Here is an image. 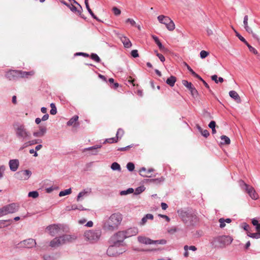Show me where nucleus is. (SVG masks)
<instances>
[{"mask_svg": "<svg viewBox=\"0 0 260 260\" xmlns=\"http://www.w3.org/2000/svg\"><path fill=\"white\" fill-rule=\"evenodd\" d=\"M71 192H72L71 188H69V189L61 191L59 193V196L60 197H63V196H66V195H68V194H70L71 193Z\"/></svg>", "mask_w": 260, "mask_h": 260, "instance_id": "72a5a7b5", "label": "nucleus"}, {"mask_svg": "<svg viewBox=\"0 0 260 260\" xmlns=\"http://www.w3.org/2000/svg\"><path fill=\"white\" fill-rule=\"evenodd\" d=\"M86 8L87 10H88V12L90 13V14L91 15V16L95 19L99 21V19L96 17V16L94 14L93 12L92 11L91 9L90 8L89 4L85 5Z\"/></svg>", "mask_w": 260, "mask_h": 260, "instance_id": "79ce46f5", "label": "nucleus"}, {"mask_svg": "<svg viewBox=\"0 0 260 260\" xmlns=\"http://www.w3.org/2000/svg\"><path fill=\"white\" fill-rule=\"evenodd\" d=\"M209 54V53L208 52L205 50H202L200 52V57L201 58L203 59L206 58Z\"/></svg>", "mask_w": 260, "mask_h": 260, "instance_id": "8fccbe9b", "label": "nucleus"}, {"mask_svg": "<svg viewBox=\"0 0 260 260\" xmlns=\"http://www.w3.org/2000/svg\"><path fill=\"white\" fill-rule=\"evenodd\" d=\"M180 216L184 222L194 224L197 221V217L196 215L188 213L186 211H182Z\"/></svg>", "mask_w": 260, "mask_h": 260, "instance_id": "1a4fd4ad", "label": "nucleus"}, {"mask_svg": "<svg viewBox=\"0 0 260 260\" xmlns=\"http://www.w3.org/2000/svg\"><path fill=\"white\" fill-rule=\"evenodd\" d=\"M90 192V189H89V190L88 191H85V190L82 191H81L79 193V194L77 196V201H79L81 198L86 196L87 194H88V193H89Z\"/></svg>", "mask_w": 260, "mask_h": 260, "instance_id": "2f4dec72", "label": "nucleus"}, {"mask_svg": "<svg viewBox=\"0 0 260 260\" xmlns=\"http://www.w3.org/2000/svg\"><path fill=\"white\" fill-rule=\"evenodd\" d=\"M101 236L100 230H89L86 231L84 234L85 239L91 242L94 243L99 240Z\"/></svg>", "mask_w": 260, "mask_h": 260, "instance_id": "20e7f679", "label": "nucleus"}, {"mask_svg": "<svg viewBox=\"0 0 260 260\" xmlns=\"http://www.w3.org/2000/svg\"><path fill=\"white\" fill-rule=\"evenodd\" d=\"M78 6H79V9H78V8H76L73 4H72L71 6L70 5V6L69 7L70 8V9H71V10L72 11H73L74 13H77V14H78L79 15H81L82 11V8L80 5H79Z\"/></svg>", "mask_w": 260, "mask_h": 260, "instance_id": "c85d7f7f", "label": "nucleus"}, {"mask_svg": "<svg viewBox=\"0 0 260 260\" xmlns=\"http://www.w3.org/2000/svg\"><path fill=\"white\" fill-rule=\"evenodd\" d=\"M101 147V146H93V147H89V148H87L86 149H85V150H93V152H92V154H96V153L98 152V150L97 149H99V148H100Z\"/></svg>", "mask_w": 260, "mask_h": 260, "instance_id": "58836bf2", "label": "nucleus"}, {"mask_svg": "<svg viewBox=\"0 0 260 260\" xmlns=\"http://www.w3.org/2000/svg\"><path fill=\"white\" fill-rule=\"evenodd\" d=\"M31 173L29 170L20 171L17 172L15 174V177L19 180H25L28 179L30 176Z\"/></svg>", "mask_w": 260, "mask_h": 260, "instance_id": "9b49d317", "label": "nucleus"}, {"mask_svg": "<svg viewBox=\"0 0 260 260\" xmlns=\"http://www.w3.org/2000/svg\"><path fill=\"white\" fill-rule=\"evenodd\" d=\"M124 132L123 129L121 128H119L116 134V139L118 141V139H120L124 135Z\"/></svg>", "mask_w": 260, "mask_h": 260, "instance_id": "4c0bfd02", "label": "nucleus"}, {"mask_svg": "<svg viewBox=\"0 0 260 260\" xmlns=\"http://www.w3.org/2000/svg\"><path fill=\"white\" fill-rule=\"evenodd\" d=\"M137 239H138V242L140 243L145 244V245H150V244L164 245V244H166V243H167V241L165 239L153 240L148 237H146L145 236H138Z\"/></svg>", "mask_w": 260, "mask_h": 260, "instance_id": "6e6552de", "label": "nucleus"}, {"mask_svg": "<svg viewBox=\"0 0 260 260\" xmlns=\"http://www.w3.org/2000/svg\"><path fill=\"white\" fill-rule=\"evenodd\" d=\"M119 39H120L121 42L123 43L124 47L128 48L132 46V44L131 42L130 41L129 39L125 36L120 35L119 36Z\"/></svg>", "mask_w": 260, "mask_h": 260, "instance_id": "b1692460", "label": "nucleus"}, {"mask_svg": "<svg viewBox=\"0 0 260 260\" xmlns=\"http://www.w3.org/2000/svg\"><path fill=\"white\" fill-rule=\"evenodd\" d=\"M61 237L63 244L72 242L77 239V236L75 235H64Z\"/></svg>", "mask_w": 260, "mask_h": 260, "instance_id": "6ab92c4d", "label": "nucleus"}, {"mask_svg": "<svg viewBox=\"0 0 260 260\" xmlns=\"http://www.w3.org/2000/svg\"><path fill=\"white\" fill-rule=\"evenodd\" d=\"M125 22L126 23H129L132 26H134L136 24V22L131 18H128Z\"/></svg>", "mask_w": 260, "mask_h": 260, "instance_id": "bf43d9fd", "label": "nucleus"}, {"mask_svg": "<svg viewBox=\"0 0 260 260\" xmlns=\"http://www.w3.org/2000/svg\"><path fill=\"white\" fill-rule=\"evenodd\" d=\"M19 70H10L6 74V77L9 80L19 78Z\"/></svg>", "mask_w": 260, "mask_h": 260, "instance_id": "4468645a", "label": "nucleus"}, {"mask_svg": "<svg viewBox=\"0 0 260 260\" xmlns=\"http://www.w3.org/2000/svg\"><path fill=\"white\" fill-rule=\"evenodd\" d=\"M112 11L116 16H118L121 14V10L116 7L112 8Z\"/></svg>", "mask_w": 260, "mask_h": 260, "instance_id": "09e8293b", "label": "nucleus"}, {"mask_svg": "<svg viewBox=\"0 0 260 260\" xmlns=\"http://www.w3.org/2000/svg\"><path fill=\"white\" fill-rule=\"evenodd\" d=\"M252 224L255 227L256 233H251L250 231L249 225L244 222L242 224V228L246 231L247 235L253 239H258L260 238V223L256 218L251 219Z\"/></svg>", "mask_w": 260, "mask_h": 260, "instance_id": "f03ea898", "label": "nucleus"}, {"mask_svg": "<svg viewBox=\"0 0 260 260\" xmlns=\"http://www.w3.org/2000/svg\"><path fill=\"white\" fill-rule=\"evenodd\" d=\"M216 126V123L214 121H211L209 124V127L211 128H214Z\"/></svg>", "mask_w": 260, "mask_h": 260, "instance_id": "e2e57ef3", "label": "nucleus"}, {"mask_svg": "<svg viewBox=\"0 0 260 260\" xmlns=\"http://www.w3.org/2000/svg\"><path fill=\"white\" fill-rule=\"evenodd\" d=\"M14 128L16 136L23 140H26L30 138V134L27 130L25 126L23 124L16 123L14 125Z\"/></svg>", "mask_w": 260, "mask_h": 260, "instance_id": "7ed1b4c3", "label": "nucleus"}, {"mask_svg": "<svg viewBox=\"0 0 260 260\" xmlns=\"http://www.w3.org/2000/svg\"><path fill=\"white\" fill-rule=\"evenodd\" d=\"M90 57L92 59L95 60L98 62H99L101 61L100 57L96 54L92 53L90 55Z\"/></svg>", "mask_w": 260, "mask_h": 260, "instance_id": "de8ad7c7", "label": "nucleus"}, {"mask_svg": "<svg viewBox=\"0 0 260 260\" xmlns=\"http://www.w3.org/2000/svg\"><path fill=\"white\" fill-rule=\"evenodd\" d=\"M236 36L238 37L240 40H241L242 42H243L246 46L248 47L249 51L254 54H257L258 53L257 51L251 45H250L246 41V40L241 36L238 32L235 30Z\"/></svg>", "mask_w": 260, "mask_h": 260, "instance_id": "dca6fc26", "label": "nucleus"}, {"mask_svg": "<svg viewBox=\"0 0 260 260\" xmlns=\"http://www.w3.org/2000/svg\"><path fill=\"white\" fill-rule=\"evenodd\" d=\"M126 167L129 171H133L135 169V165L133 162H128L126 165Z\"/></svg>", "mask_w": 260, "mask_h": 260, "instance_id": "3c124183", "label": "nucleus"}, {"mask_svg": "<svg viewBox=\"0 0 260 260\" xmlns=\"http://www.w3.org/2000/svg\"><path fill=\"white\" fill-rule=\"evenodd\" d=\"M60 225L58 224H53L48 226L46 229L49 231V234L51 236H54L59 233L60 230Z\"/></svg>", "mask_w": 260, "mask_h": 260, "instance_id": "2eb2a0df", "label": "nucleus"}, {"mask_svg": "<svg viewBox=\"0 0 260 260\" xmlns=\"http://www.w3.org/2000/svg\"><path fill=\"white\" fill-rule=\"evenodd\" d=\"M63 244L61 237H56L51 241L50 246L52 247H58Z\"/></svg>", "mask_w": 260, "mask_h": 260, "instance_id": "412c9836", "label": "nucleus"}, {"mask_svg": "<svg viewBox=\"0 0 260 260\" xmlns=\"http://www.w3.org/2000/svg\"><path fill=\"white\" fill-rule=\"evenodd\" d=\"M133 192H134V189L132 188H129L128 189H127L126 190L121 191L120 192V194L121 196H125V195H127L129 193H132Z\"/></svg>", "mask_w": 260, "mask_h": 260, "instance_id": "f704fd0d", "label": "nucleus"}, {"mask_svg": "<svg viewBox=\"0 0 260 260\" xmlns=\"http://www.w3.org/2000/svg\"><path fill=\"white\" fill-rule=\"evenodd\" d=\"M167 16H165V15H159L157 17V19L158 20V21L162 23V22H163L164 21V19H165V18H166Z\"/></svg>", "mask_w": 260, "mask_h": 260, "instance_id": "4d7b16f0", "label": "nucleus"}, {"mask_svg": "<svg viewBox=\"0 0 260 260\" xmlns=\"http://www.w3.org/2000/svg\"><path fill=\"white\" fill-rule=\"evenodd\" d=\"M219 222L220 223V228H223L225 226V220L224 218H220L219 219Z\"/></svg>", "mask_w": 260, "mask_h": 260, "instance_id": "603ef678", "label": "nucleus"}, {"mask_svg": "<svg viewBox=\"0 0 260 260\" xmlns=\"http://www.w3.org/2000/svg\"><path fill=\"white\" fill-rule=\"evenodd\" d=\"M221 144H225L229 145L231 143V140L229 137L223 135L221 136Z\"/></svg>", "mask_w": 260, "mask_h": 260, "instance_id": "7c9ffc66", "label": "nucleus"}, {"mask_svg": "<svg viewBox=\"0 0 260 260\" xmlns=\"http://www.w3.org/2000/svg\"><path fill=\"white\" fill-rule=\"evenodd\" d=\"M162 24L166 25L167 29L170 31H173L175 29V24L173 21L169 17L167 16L165 19H164Z\"/></svg>", "mask_w": 260, "mask_h": 260, "instance_id": "f3484780", "label": "nucleus"}, {"mask_svg": "<svg viewBox=\"0 0 260 260\" xmlns=\"http://www.w3.org/2000/svg\"><path fill=\"white\" fill-rule=\"evenodd\" d=\"M233 239L229 236H221L215 238L214 242L217 244V246L220 247H224L230 245L233 242Z\"/></svg>", "mask_w": 260, "mask_h": 260, "instance_id": "0eeeda50", "label": "nucleus"}, {"mask_svg": "<svg viewBox=\"0 0 260 260\" xmlns=\"http://www.w3.org/2000/svg\"><path fill=\"white\" fill-rule=\"evenodd\" d=\"M244 186V189L253 200H257L258 198V194L256 193L254 188L244 182H242Z\"/></svg>", "mask_w": 260, "mask_h": 260, "instance_id": "9d476101", "label": "nucleus"}, {"mask_svg": "<svg viewBox=\"0 0 260 260\" xmlns=\"http://www.w3.org/2000/svg\"><path fill=\"white\" fill-rule=\"evenodd\" d=\"M189 90L193 97L195 98L197 96L198 92L193 86H192Z\"/></svg>", "mask_w": 260, "mask_h": 260, "instance_id": "e433bc0d", "label": "nucleus"}, {"mask_svg": "<svg viewBox=\"0 0 260 260\" xmlns=\"http://www.w3.org/2000/svg\"><path fill=\"white\" fill-rule=\"evenodd\" d=\"M229 95L232 98L234 99L237 103H240L241 100L240 96L236 91L232 90L230 91Z\"/></svg>", "mask_w": 260, "mask_h": 260, "instance_id": "cd10ccee", "label": "nucleus"}, {"mask_svg": "<svg viewBox=\"0 0 260 260\" xmlns=\"http://www.w3.org/2000/svg\"><path fill=\"white\" fill-rule=\"evenodd\" d=\"M147 220H148V219L145 217V216H144V217L142 219L141 221L140 222V224L141 225H144V224L146 223V222H147Z\"/></svg>", "mask_w": 260, "mask_h": 260, "instance_id": "0e129e2a", "label": "nucleus"}, {"mask_svg": "<svg viewBox=\"0 0 260 260\" xmlns=\"http://www.w3.org/2000/svg\"><path fill=\"white\" fill-rule=\"evenodd\" d=\"M131 55L134 57H137L139 56V54L137 50H133L131 52Z\"/></svg>", "mask_w": 260, "mask_h": 260, "instance_id": "5fc2aeb1", "label": "nucleus"}, {"mask_svg": "<svg viewBox=\"0 0 260 260\" xmlns=\"http://www.w3.org/2000/svg\"><path fill=\"white\" fill-rule=\"evenodd\" d=\"M35 72L34 70L29 72H25L19 70V78H28L29 77L34 75Z\"/></svg>", "mask_w": 260, "mask_h": 260, "instance_id": "5701e85b", "label": "nucleus"}, {"mask_svg": "<svg viewBox=\"0 0 260 260\" xmlns=\"http://www.w3.org/2000/svg\"><path fill=\"white\" fill-rule=\"evenodd\" d=\"M156 56L159 58L161 62H164L165 61V58L161 54L157 52Z\"/></svg>", "mask_w": 260, "mask_h": 260, "instance_id": "6e6d98bb", "label": "nucleus"}, {"mask_svg": "<svg viewBox=\"0 0 260 260\" xmlns=\"http://www.w3.org/2000/svg\"><path fill=\"white\" fill-rule=\"evenodd\" d=\"M182 83L184 86L189 89L193 85L191 82H188L187 80H183Z\"/></svg>", "mask_w": 260, "mask_h": 260, "instance_id": "c03bdc74", "label": "nucleus"}, {"mask_svg": "<svg viewBox=\"0 0 260 260\" xmlns=\"http://www.w3.org/2000/svg\"><path fill=\"white\" fill-rule=\"evenodd\" d=\"M154 170L153 169H149L148 170H146V169L144 167L142 168L139 170V173L140 175L143 177H150V174L152 172H153Z\"/></svg>", "mask_w": 260, "mask_h": 260, "instance_id": "4be33fe9", "label": "nucleus"}, {"mask_svg": "<svg viewBox=\"0 0 260 260\" xmlns=\"http://www.w3.org/2000/svg\"><path fill=\"white\" fill-rule=\"evenodd\" d=\"M124 231L127 238L136 236L139 233V230L137 228H131Z\"/></svg>", "mask_w": 260, "mask_h": 260, "instance_id": "aec40b11", "label": "nucleus"}, {"mask_svg": "<svg viewBox=\"0 0 260 260\" xmlns=\"http://www.w3.org/2000/svg\"><path fill=\"white\" fill-rule=\"evenodd\" d=\"M184 249L185 251L184 253V256L185 257H187L188 256V255H189V253H188V246L187 245L184 246Z\"/></svg>", "mask_w": 260, "mask_h": 260, "instance_id": "052dcab7", "label": "nucleus"}, {"mask_svg": "<svg viewBox=\"0 0 260 260\" xmlns=\"http://www.w3.org/2000/svg\"><path fill=\"white\" fill-rule=\"evenodd\" d=\"M46 132V128L44 126H40L38 131L35 132L33 133V135L36 137H43Z\"/></svg>", "mask_w": 260, "mask_h": 260, "instance_id": "a878e982", "label": "nucleus"}, {"mask_svg": "<svg viewBox=\"0 0 260 260\" xmlns=\"http://www.w3.org/2000/svg\"><path fill=\"white\" fill-rule=\"evenodd\" d=\"M218 77L216 75H214L211 76V79L213 81H214L216 83H218Z\"/></svg>", "mask_w": 260, "mask_h": 260, "instance_id": "69168bd1", "label": "nucleus"}, {"mask_svg": "<svg viewBox=\"0 0 260 260\" xmlns=\"http://www.w3.org/2000/svg\"><path fill=\"white\" fill-rule=\"evenodd\" d=\"M185 66L187 67V70L191 73V74L196 78H199V75L194 72L193 70L188 66L186 62H184Z\"/></svg>", "mask_w": 260, "mask_h": 260, "instance_id": "c9c22d12", "label": "nucleus"}, {"mask_svg": "<svg viewBox=\"0 0 260 260\" xmlns=\"http://www.w3.org/2000/svg\"><path fill=\"white\" fill-rule=\"evenodd\" d=\"M28 196L33 198H36L39 196V193L37 191H30L28 193Z\"/></svg>", "mask_w": 260, "mask_h": 260, "instance_id": "a18cd8bd", "label": "nucleus"}, {"mask_svg": "<svg viewBox=\"0 0 260 260\" xmlns=\"http://www.w3.org/2000/svg\"><path fill=\"white\" fill-rule=\"evenodd\" d=\"M176 80V78L175 76H171L167 79L166 83L170 85L171 87H173L174 86Z\"/></svg>", "mask_w": 260, "mask_h": 260, "instance_id": "c756f323", "label": "nucleus"}, {"mask_svg": "<svg viewBox=\"0 0 260 260\" xmlns=\"http://www.w3.org/2000/svg\"><path fill=\"white\" fill-rule=\"evenodd\" d=\"M122 220L120 213L112 214L104 223V228L108 231H114L117 229Z\"/></svg>", "mask_w": 260, "mask_h": 260, "instance_id": "f257e3e1", "label": "nucleus"}, {"mask_svg": "<svg viewBox=\"0 0 260 260\" xmlns=\"http://www.w3.org/2000/svg\"><path fill=\"white\" fill-rule=\"evenodd\" d=\"M145 187L144 186H141L137 187L135 190V194H139L145 190Z\"/></svg>", "mask_w": 260, "mask_h": 260, "instance_id": "37998d69", "label": "nucleus"}, {"mask_svg": "<svg viewBox=\"0 0 260 260\" xmlns=\"http://www.w3.org/2000/svg\"><path fill=\"white\" fill-rule=\"evenodd\" d=\"M19 208V205L17 203H12L0 208V217L8 214L17 212Z\"/></svg>", "mask_w": 260, "mask_h": 260, "instance_id": "39448f33", "label": "nucleus"}, {"mask_svg": "<svg viewBox=\"0 0 260 260\" xmlns=\"http://www.w3.org/2000/svg\"><path fill=\"white\" fill-rule=\"evenodd\" d=\"M111 168L113 170L120 171L121 169L120 165L116 162H114L112 164Z\"/></svg>", "mask_w": 260, "mask_h": 260, "instance_id": "ea45409f", "label": "nucleus"}, {"mask_svg": "<svg viewBox=\"0 0 260 260\" xmlns=\"http://www.w3.org/2000/svg\"><path fill=\"white\" fill-rule=\"evenodd\" d=\"M125 251L124 248H122L120 245L116 242L114 244L109 247L107 250V254L110 256H116L120 254H122Z\"/></svg>", "mask_w": 260, "mask_h": 260, "instance_id": "423d86ee", "label": "nucleus"}, {"mask_svg": "<svg viewBox=\"0 0 260 260\" xmlns=\"http://www.w3.org/2000/svg\"><path fill=\"white\" fill-rule=\"evenodd\" d=\"M153 40L155 42V43L158 46L160 50L162 51V52H167L168 51V49L166 48L161 43L160 41L159 40L158 38L155 36H152Z\"/></svg>", "mask_w": 260, "mask_h": 260, "instance_id": "393cba45", "label": "nucleus"}, {"mask_svg": "<svg viewBox=\"0 0 260 260\" xmlns=\"http://www.w3.org/2000/svg\"><path fill=\"white\" fill-rule=\"evenodd\" d=\"M31 145V144L30 143V142H27L25 143L19 149V150H22L24 148L27 147L28 146Z\"/></svg>", "mask_w": 260, "mask_h": 260, "instance_id": "864d4df0", "label": "nucleus"}, {"mask_svg": "<svg viewBox=\"0 0 260 260\" xmlns=\"http://www.w3.org/2000/svg\"><path fill=\"white\" fill-rule=\"evenodd\" d=\"M106 142L109 143H112L114 142H117V140L116 139L114 138H110V139H107L106 140Z\"/></svg>", "mask_w": 260, "mask_h": 260, "instance_id": "13d9d810", "label": "nucleus"}, {"mask_svg": "<svg viewBox=\"0 0 260 260\" xmlns=\"http://www.w3.org/2000/svg\"><path fill=\"white\" fill-rule=\"evenodd\" d=\"M76 55H82L84 57H88L89 55L86 53H82V52H78L76 53Z\"/></svg>", "mask_w": 260, "mask_h": 260, "instance_id": "338daca9", "label": "nucleus"}, {"mask_svg": "<svg viewBox=\"0 0 260 260\" xmlns=\"http://www.w3.org/2000/svg\"><path fill=\"white\" fill-rule=\"evenodd\" d=\"M198 79H199L200 80H201L202 82V83L204 84V85H205V86L208 89L209 91L211 93H212V90L210 89V87L209 86V85L206 83V82L204 80L201 76H199V78H197Z\"/></svg>", "mask_w": 260, "mask_h": 260, "instance_id": "49530a36", "label": "nucleus"}, {"mask_svg": "<svg viewBox=\"0 0 260 260\" xmlns=\"http://www.w3.org/2000/svg\"><path fill=\"white\" fill-rule=\"evenodd\" d=\"M248 16L247 15L245 16L243 21V24L245 29L248 32L251 34L252 35L253 37L258 40L256 35L253 32L252 29L248 26Z\"/></svg>", "mask_w": 260, "mask_h": 260, "instance_id": "a211bd4d", "label": "nucleus"}, {"mask_svg": "<svg viewBox=\"0 0 260 260\" xmlns=\"http://www.w3.org/2000/svg\"><path fill=\"white\" fill-rule=\"evenodd\" d=\"M9 166L11 171H15L18 168L19 161L17 159H12L9 161Z\"/></svg>", "mask_w": 260, "mask_h": 260, "instance_id": "bb28decb", "label": "nucleus"}, {"mask_svg": "<svg viewBox=\"0 0 260 260\" xmlns=\"http://www.w3.org/2000/svg\"><path fill=\"white\" fill-rule=\"evenodd\" d=\"M50 107L51 108V109L50 111V113L51 115H55L57 113V110L55 107V105L53 103H51L50 104Z\"/></svg>", "mask_w": 260, "mask_h": 260, "instance_id": "a19ab883", "label": "nucleus"}, {"mask_svg": "<svg viewBox=\"0 0 260 260\" xmlns=\"http://www.w3.org/2000/svg\"><path fill=\"white\" fill-rule=\"evenodd\" d=\"M79 117L77 115L73 116L70 120L67 122L68 125H72L78 120Z\"/></svg>", "mask_w": 260, "mask_h": 260, "instance_id": "473e14b6", "label": "nucleus"}, {"mask_svg": "<svg viewBox=\"0 0 260 260\" xmlns=\"http://www.w3.org/2000/svg\"><path fill=\"white\" fill-rule=\"evenodd\" d=\"M126 236L124 231H119L115 234L112 237V240L114 242L118 243L120 245V243L122 242L123 240L126 238Z\"/></svg>", "mask_w": 260, "mask_h": 260, "instance_id": "f8f14e48", "label": "nucleus"}, {"mask_svg": "<svg viewBox=\"0 0 260 260\" xmlns=\"http://www.w3.org/2000/svg\"><path fill=\"white\" fill-rule=\"evenodd\" d=\"M20 244L21 247L30 248L36 245V242L35 240L29 238L22 241L20 242Z\"/></svg>", "mask_w": 260, "mask_h": 260, "instance_id": "ddd939ff", "label": "nucleus"}, {"mask_svg": "<svg viewBox=\"0 0 260 260\" xmlns=\"http://www.w3.org/2000/svg\"><path fill=\"white\" fill-rule=\"evenodd\" d=\"M145 217L147 219L152 220L153 219V215L151 214H147L145 215Z\"/></svg>", "mask_w": 260, "mask_h": 260, "instance_id": "774afa93", "label": "nucleus"}, {"mask_svg": "<svg viewBox=\"0 0 260 260\" xmlns=\"http://www.w3.org/2000/svg\"><path fill=\"white\" fill-rule=\"evenodd\" d=\"M201 134L203 136H204L206 138H207L209 135V133L208 131H207V129H205V130L203 129Z\"/></svg>", "mask_w": 260, "mask_h": 260, "instance_id": "680f3d73", "label": "nucleus"}]
</instances>
